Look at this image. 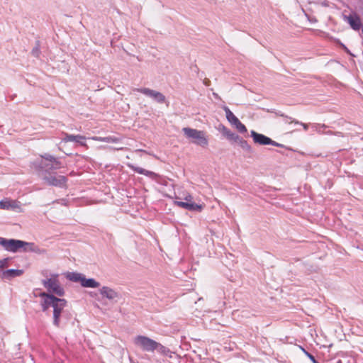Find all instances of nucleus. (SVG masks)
<instances>
[{
  "mask_svg": "<svg viewBox=\"0 0 363 363\" xmlns=\"http://www.w3.org/2000/svg\"><path fill=\"white\" fill-rule=\"evenodd\" d=\"M359 9L363 11V0H359Z\"/></svg>",
  "mask_w": 363,
  "mask_h": 363,
  "instance_id": "33",
  "label": "nucleus"
},
{
  "mask_svg": "<svg viewBox=\"0 0 363 363\" xmlns=\"http://www.w3.org/2000/svg\"><path fill=\"white\" fill-rule=\"evenodd\" d=\"M203 83H204V84H205L206 86H209V85H210L211 82H210V80H209V79H206L203 81Z\"/></svg>",
  "mask_w": 363,
  "mask_h": 363,
  "instance_id": "32",
  "label": "nucleus"
},
{
  "mask_svg": "<svg viewBox=\"0 0 363 363\" xmlns=\"http://www.w3.org/2000/svg\"><path fill=\"white\" fill-rule=\"evenodd\" d=\"M22 240L16 239H6L0 237V245L4 249L8 252H20L21 249V245H23Z\"/></svg>",
  "mask_w": 363,
  "mask_h": 363,
  "instance_id": "6",
  "label": "nucleus"
},
{
  "mask_svg": "<svg viewBox=\"0 0 363 363\" xmlns=\"http://www.w3.org/2000/svg\"><path fill=\"white\" fill-rule=\"evenodd\" d=\"M250 135L253 139V141L261 145H267L272 143V139L263 134L258 133L255 130L250 131Z\"/></svg>",
  "mask_w": 363,
  "mask_h": 363,
  "instance_id": "12",
  "label": "nucleus"
},
{
  "mask_svg": "<svg viewBox=\"0 0 363 363\" xmlns=\"http://www.w3.org/2000/svg\"><path fill=\"white\" fill-rule=\"evenodd\" d=\"M344 19L350 24V27L354 30H359L362 27V22L359 16L354 13L349 16H344Z\"/></svg>",
  "mask_w": 363,
  "mask_h": 363,
  "instance_id": "10",
  "label": "nucleus"
},
{
  "mask_svg": "<svg viewBox=\"0 0 363 363\" xmlns=\"http://www.w3.org/2000/svg\"><path fill=\"white\" fill-rule=\"evenodd\" d=\"M36 168L42 172L50 173L51 171L59 169L62 167V162L59 159L49 153H44L40 155V159L35 162Z\"/></svg>",
  "mask_w": 363,
  "mask_h": 363,
  "instance_id": "2",
  "label": "nucleus"
},
{
  "mask_svg": "<svg viewBox=\"0 0 363 363\" xmlns=\"http://www.w3.org/2000/svg\"><path fill=\"white\" fill-rule=\"evenodd\" d=\"M341 46L344 48V50H345L347 53L351 54V53H350V50L347 49V48L345 45H343L342 43H341Z\"/></svg>",
  "mask_w": 363,
  "mask_h": 363,
  "instance_id": "31",
  "label": "nucleus"
},
{
  "mask_svg": "<svg viewBox=\"0 0 363 363\" xmlns=\"http://www.w3.org/2000/svg\"><path fill=\"white\" fill-rule=\"evenodd\" d=\"M9 259H10V258L7 257V258H4V259L0 260V269H2L6 267Z\"/></svg>",
  "mask_w": 363,
  "mask_h": 363,
  "instance_id": "28",
  "label": "nucleus"
},
{
  "mask_svg": "<svg viewBox=\"0 0 363 363\" xmlns=\"http://www.w3.org/2000/svg\"><path fill=\"white\" fill-rule=\"evenodd\" d=\"M16 206V202H10L7 201H0V209H13Z\"/></svg>",
  "mask_w": 363,
  "mask_h": 363,
  "instance_id": "23",
  "label": "nucleus"
},
{
  "mask_svg": "<svg viewBox=\"0 0 363 363\" xmlns=\"http://www.w3.org/2000/svg\"><path fill=\"white\" fill-rule=\"evenodd\" d=\"M81 286L84 288H98L100 286V283L96 281L93 278H86L84 274L83 279L82 280Z\"/></svg>",
  "mask_w": 363,
  "mask_h": 363,
  "instance_id": "17",
  "label": "nucleus"
},
{
  "mask_svg": "<svg viewBox=\"0 0 363 363\" xmlns=\"http://www.w3.org/2000/svg\"><path fill=\"white\" fill-rule=\"evenodd\" d=\"M335 135H339V136H340V135H342V133H340V132H336V133H335Z\"/></svg>",
  "mask_w": 363,
  "mask_h": 363,
  "instance_id": "34",
  "label": "nucleus"
},
{
  "mask_svg": "<svg viewBox=\"0 0 363 363\" xmlns=\"http://www.w3.org/2000/svg\"><path fill=\"white\" fill-rule=\"evenodd\" d=\"M43 286L48 289V294H56L58 296H63L64 289L60 285L57 278H50L43 280Z\"/></svg>",
  "mask_w": 363,
  "mask_h": 363,
  "instance_id": "5",
  "label": "nucleus"
},
{
  "mask_svg": "<svg viewBox=\"0 0 363 363\" xmlns=\"http://www.w3.org/2000/svg\"><path fill=\"white\" fill-rule=\"evenodd\" d=\"M40 306L42 311L45 312L49 308H53V325L57 328L60 327V318L65 314L64 308L67 306V301L64 298L56 297L54 294L41 292Z\"/></svg>",
  "mask_w": 363,
  "mask_h": 363,
  "instance_id": "1",
  "label": "nucleus"
},
{
  "mask_svg": "<svg viewBox=\"0 0 363 363\" xmlns=\"http://www.w3.org/2000/svg\"><path fill=\"white\" fill-rule=\"evenodd\" d=\"M23 274V269H10L2 272L1 278L10 280L14 277H20Z\"/></svg>",
  "mask_w": 363,
  "mask_h": 363,
  "instance_id": "16",
  "label": "nucleus"
},
{
  "mask_svg": "<svg viewBox=\"0 0 363 363\" xmlns=\"http://www.w3.org/2000/svg\"><path fill=\"white\" fill-rule=\"evenodd\" d=\"M362 33H363V27L362 28Z\"/></svg>",
  "mask_w": 363,
  "mask_h": 363,
  "instance_id": "35",
  "label": "nucleus"
},
{
  "mask_svg": "<svg viewBox=\"0 0 363 363\" xmlns=\"http://www.w3.org/2000/svg\"><path fill=\"white\" fill-rule=\"evenodd\" d=\"M223 110L228 122L234 125L240 133H244L247 131L246 126L240 122L228 107L224 106Z\"/></svg>",
  "mask_w": 363,
  "mask_h": 363,
  "instance_id": "8",
  "label": "nucleus"
},
{
  "mask_svg": "<svg viewBox=\"0 0 363 363\" xmlns=\"http://www.w3.org/2000/svg\"><path fill=\"white\" fill-rule=\"evenodd\" d=\"M93 140L96 141H101V142H105V143H116L118 141V139L112 137V136H108V137H93Z\"/></svg>",
  "mask_w": 363,
  "mask_h": 363,
  "instance_id": "22",
  "label": "nucleus"
},
{
  "mask_svg": "<svg viewBox=\"0 0 363 363\" xmlns=\"http://www.w3.org/2000/svg\"><path fill=\"white\" fill-rule=\"evenodd\" d=\"M136 91L147 96L152 98L159 104H163L165 102V96L160 91L150 89L149 88H139L137 89Z\"/></svg>",
  "mask_w": 363,
  "mask_h": 363,
  "instance_id": "9",
  "label": "nucleus"
},
{
  "mask_svg": "<svg viewBox=\"0 0 363 363\" xmlns=\"http://www.w3.org/2000/svg\"><path fill=\"white\" fill-rule=\"evenodd\" d=\"M290 123H294L295 124H300L303 126V129L306 131L308 129V125L306 123H303L301 122H299L298 121H296V119H292Z\"/></svg>",
  "mask_w": 363,
  "mask_h": 363,
  "instance_id": "27",
  "label": "nucleus"
},
{
  "mask_svg": "<svg viewBox=\"0 0 363 363\" xmlns=\"http://www.w3.org/2000/svg\"><path fill=\"white\" fill-rule=\"evenodd\" d=\"M22 243H23V244L21 245V249L20 252H35L37 254H42V253L45 252L44 250L40 249L38 246H37L33 242H28L22 240Z\"/></svg>",
  "mask_w": 363,
  "mask_h": 363,
  "instance_id": "13",
  "label": "nucleus"
},
{
  "mask_svg": "<svg viewBox=\"0 0 363 363\" xmlns=\"http://www.w3.org/2000/svg\"><path fill=\"white\" fill-rule=\"evenodd\" d=\"M222 134L226 137L229 140L234 141L235 139H238V135L233 133L230 129L225 125H221L219 129Z\"/></svg>",
  "mask_w": 363,
  "mask_h": 363,
  "instance_id": "19",
  "label": "nucleus"
},
{
  "mask_svg": "<svg viewBox=\"0 0 363 363\" xmlns=\"http://www.w3.org/2000/svg\"><path fill=\"white\" fill-rule=\"evenodd\" d=\"M155 176H150V178H152L153 180H155L157 183L167 186V179L163 177L162 176L159 175L158 174L155 173Z\"/></svg>",
  "mask_w": 363,
  "mask_h": 363,
  "instance_id": "24",
  "label": "nucleus"
},
{
  "mask_svg": "<svg viewBox=\"0 0 363 363\" xmlns=\"http://www.w3.org/2000/svg\"><path fill=\"white\" fill-rule=\"evenodd\" d=\"M182 132L187 138L193 139L192 143L197 145L205 147L208 145V140L202 130L186 127L182 128Z\"/></svg>",
  "mask_w": 363,
  "mask_h": 363,
  "instance_id": "3",
  "label": "nucleus"
},
{
  "mask_svg": "<svg viewBox=\"0 0 363 363\" xmlns=\"http://www.w3.org/2000/svg\"><path fill=\"white\" fill-rule=\"evenodd\" d=\"M362 33H363V27L362 28Z\"/></svg>",
  "mask_w": 363,
  "mask_h": 363,
  "instance_id": "36",
  "label": "nucleus"
},
{
  "mask_svg": "<svg viewBox=\"0 0 363 363\" xmlns=\"http://www.w3.org/2000/svg\"><path fill=\"white\" fill-rule=\"evenodd\" d=\"M102 298H106L111 301H116L119 298V294L108 286H102L99 290Z\"/></svg>",
  "mask_w": 363,
  "mask_h": 363,
  "instance_id": "11",
  "label": "nucleus"
},
{
  "mask_svg": "<svg viewBox=\"0 0 363 363\" xmlns=\"http://www.w3.org/2000/svg\"><path fill=\"white\" fill-rule=\"evenodd\" d=\"M42 178L48 185L57 187H64L67 182V177L62 175L55 176L49 173L48 175H42Z\"/></svg>",
  "mask_w": 363,
  "mask_h": 363,
  "instance_id": "7",
  "label": "nucleus"
},
{
  "mask_svg": "<svg viewBox=\"0 0 363 363\" xmlns=\"http://www.w3.org/2000/svg\"><path fill=\"white\" fill-rule=\"evenodd\" d=\"M155 350L160 354L163 356H167L169 358H172V354L174 353V352L171 351L168 347L162 345L160 342L157 343Z\"/></svg>",
  "mask_w": 363,
  "mask_h": 363,
  "instance_id": "18",
  "label": "nucleus"
},
{
  "mask_svg": "<svg viewBox=\"0 0 363 363\" xmlns=\"http://www.w3.org/2000/svg\"><path fill=\"white\" fill-rule=\"evenodd\" d=\"M177 205L191 211H201L202 206L194 202L177 201Z\"/></svg>",
  "mask_w": 363,
  "mask_h": 363,
  "instance_id": "15",
  "label": "nucleus"
},
{
  "mask_svg": "<svg viewBox=\"0 0 363 363\" xmlns=\"http://www.w3.org/2000/svg\"><path fill=\"white\" fill-rule=\"evenodd\" d=\"M31 54L35 57H38L40 56V42L38 40L35 42V46L32 49Z\"/></svg>",
  "mask_w": 363,
  "mask_h": 363,
  "instance_id": "26",
  "label": "nucleus"
},
{
  "mask_svg": "<svg viewBox=\"0 0 363 363\" xmlns=\"http://www.w3.org/2000/svg\"><path fill=\"white\" fill-rule=\"evenodd\" d=\"M84 274L78 272H69L66 276L67 279L75 283L82 284Z\"/></svg>",
  "mask_w": 363,
  "mask_h": 363,
  "instance_id": "20",
  "label": "nucleus"
},
{
  "mask_svg": "<svg viewBox=\"0 0 363 363\" xmlns=\"http://www.w3.org/2000/svg\"><path fill=\"white\" fill-rule=\"evenodd\" d=\"M276 114H277V116H281V117H283V118H285L290 119L291 121L292 120V118H291V117H289V116H288L285 115V114H284V113H281L280 111L277 112V113H276Z\"/></svg>",
  "mask_w": 363,
  "mask_h": 363,
  "instance_id": "30",
  "label": "nucleus"
},
{
  "mask_svg": "<svg viewBox=\"0 0 363 363\" xmlns=\"http://www.w3.org/2000/svg\"><path fill=\"white\" fill-rule=\"evenodd\" d=\"M134 170H135V172H136L138 174H143V175H145L149 177H150V176H155V172L145 169L142 167H136V168H135Z\"/></svg>",
  "mask_w": 363,
  "mask_h": 363,
  "instance_id": "25",
  "label": "nucleus"
},
{
  "mask_svg": "<svg viewBox=\"0 0 363 363\" xmlns=\"http://www.w3.org/2000/svg\"><path fill=\"white\" fill-rule=\"evenodd\" d=\"M234 142L238 143L239 145L247 152H252V147L242 138L238 135V139H235Z\"/></svg>",
  "mask_w": 363,
  "mask_h": 363,
  "instance_id": "21",
  "label": "nucleus"
},
{
  "mask_svg": "<svg viewBox=\"0 0 363 363\" xmlns=\"http://www.w3.org/2000/svg\"><path fill=\"white\" fill-rule=\"evenodd\" d=\"M63 140L65 142H75L79 143L82 146H86V144L85 143L86 137L81 135H71L68 133L65 134V138Z\"/></svg>",
  "mask_w": 363,
  "mask_h": 363,
  "instance_id": "14",
  "label": "nucleus"
},
{
  "mask_svg": "<svg viewBox=\"0 0 363 363\" xmlns=\"http://www.w3.org/2000/svg\"><path fill=\"white\" fill-rule=\"evenodd\" d=\"M269 145H273V146H276V147H284V145L278 143L276 141H274L272 140V143H269Z\"/></svg>",
  "mask_w": 363,
  "mask_h": 363,
  "instance_id": "29",
  "label": "nucleus"
},
{
  "mask_svg": "<svg viewBox=\"0 0 363 363\" xmlns=\"http://www.w3.org/2000/svg\"><path fill=\"white\" fill-rule=\"evenodd\" d=\"M362 33H363V27L362 28Z\"/></svg>",
  "mask_w": 363,
  "mask_h": 363,
  "instance_id": "37",
  "label": "nucleus"
},
{
  "mask_svg": "<svg viewBox=\"0 0 363 363\" xmlns=\"http://www.w3.org/2000/svg\"><path fill=\"white\" fill-rule=\"evenodd\" d=\"M134 343L143 351L152 352L155 351L157 342L146 336L138 335L135 338Z\"/></svg>",
  "mask_w": 363,
  "mask_h": 363,
  "instance_id": "4",
  "label": "nucleus"
}]
</instances>
